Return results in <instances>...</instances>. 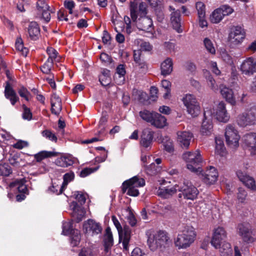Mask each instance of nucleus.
<instances>
[{
  "label": "nucleus",
  "mask_w": 256,
  "mask_h": 256,
  "mask_svg": "<svg viewBox=\"0 0 256 256\" xmlns=\"http://www.w3.org/2000/svg\"><path fill=\"white\" fill-rule=\"evenodd\" d=\"M170 242L168 234L163 230H159L154 234H150L148 238V246L152 251L157 249L163 250L169 246Z\"/></svg>",
  "instance_id": "f257e3e1"
},
{
  "label": "nucleus",
  "mask_w": 256,
  "mask_h": 256,
  "mask_svg": "<svg viewBox=\"0 0 256 256\" xmlns=\"http://www.w3.org/2000/svg\"><path fill=\"white\" fill-rule=\"evenodd\" d=\"M196 236L194 228L190 226L184 227L181 234H179L174 240L175 246L178 249L186 248L194 242Z\"/></svg>",
  "instance_id": "f03ea898"
},
{
  "label": "nucleus",
  "mask_w": 256,
  "mask_h": 256,
  "mask_svg": "<svg viewBox=\"0 0 256 256\" xmlns=\"http://www.w3.org/2000/svg\"><path fill=\"white\" fill-rule=\"evenodd\" d=\"M137 7L134 2H132L130 6V17L133 22H136L138 29L146 32H152L154 30L152 21L148 16H140L137 20Z\"/></svg>",
  "instance_id": "7ed1b4c3"
},
{
  "label": "nucleus",
  "mask_w": 256,
  "mask_h": 256,
  "mask_svg": "<svg viewBox=\"0 0 256 256\" xmlns=\"http://www.w3.org/2000/svg\"><path fill=\"white\" fill-rule=\"evenodd\" d=\"M184 160L186 162L188 169L192 172H202L201 164L202 158L199 150L194 152H186L182 155Z\"/></svg>",
  "instance_id": "20e7f679"
},
{
  "label": "nucleus",
  "mask_w": 256,
  "mask_h": 256,
  "mask_svg": "<svg viewBox=\"0 0 256 256\" xmlns=\"http://www.w3.org/2000/svg\"><path fill=\"white\" fill-rule=\"evenodd\" d=\"M144 185L145 180L144 178L135 176L124 181L122 183V190L123 193H125L128 190L127 194L128 196H137L139 194V191L137 188Z\"/></svg>",
  "instance_id": "39448f33"
},
{
  "label": "nucleus",
  "mask_w": 256,
  "mask_h": 256,
  "mask_svg": "<svg viewBox=\"0 0 256 256\" xmlns=\"http://www.w3.org/2000/svg\"><path fill=\"white\" fill-rule=\"evenodd\" d=\"M238 124L241 127H246L256 124V106H252L239 114L236 118Z\"/></svg>",
  "instance_id": "423d86ee"
},
{
  "label": "nucleus",
  "mask_w": 256,
  "mask_h": 256,
  "mask_svg": "<svg viewBox=\"0 0 256 256\" xmlns=\"http://www.w3.org/2000/svg\"><path fill=\"white\" fill-rule=\"evenodd\" d=\"M182 100L188 114L193 117L198 115L200 111V103L194 94H186L183 97Z\"/></svg>",
  "instance_id": "0eeeda50"
},
{
  "label": "nucleus",
  "mask_w": 256,
  "mask_h": 256,
  "mask_svg": "<svg viewBox=\"0 0 256 256\" xmlns=\"http://www.w3.org/2000/svg\"><path fill=\"white\" fill-rule=\"evenodd\" d=\"M178 190L182 192L179 194V197L181 198L182 194L185 199L194 200L198 194L197 188L188 180H184L182 185H178Z\"/></svg>",
  "instance_id": "6e6552de"
},
{
  "label": "nucleus",
  "mask_w": 256,
  "mask_h": 256,
  "mask_svg": "<svg viewBox=\"0 0 256 256\" xmlns=\"http://www.w3.org/2000/svg\"><path fill=\"white\" fill-rule=\"evenodd\" d=\"M225 137L227 144L231 148L237 147L240 136L238 130L232 124H228L225 130Z\"/></svg>",
  "instance_id": "1a4fd4ad"
},
{
  "label": "nucleus",
  "mask_w": 256,
  "mask_h": 256,
  "mask_svg": "<svg viewBox=\"0 0 256 256\" xmlns=\"http://www.w3.org/2000/svg\"><path fill=\"white\" fill-rule=\"evenodd\" d=\"M227 237V234L222 227H218L214 229L210 241L212 245L216 248H220L222 244L225 242L224 241Z\"/></svg>",
  "instance_id": "9d476101"
},
{
  "label": "nucleus",
  "mask_w": 256,
  "mask_h": 256,
  "mask_svg": "<svg viewBox=\"0 0 256 256\" xmlns=\"http://www.w3.org/2000/svg\"><path fill=\"white\" fill-rule=\"evenodd\" d=\"M246 37V32L241 26H237L232 30L228 36V40L234 46L241 44Z\"/></svg>",
  "instance_id": "9b49d317"
},
{
  "label": "nucleus",
  "mask_w": 256,
  "mask_h": 256,
  "mask_svg": "<svg viewBox=\"0 0 256 256\" xmlns=\"http://www.w3.org/2000/svg\"><path fill=\"white\" fill-rule=\"evenodd\" d=\"M240 70L242 74L252 75L256 72V58L251 56L244 60L240 65Z\"/></svg>",
  "instance_id": "f8f14e48"
},
{
  "label": "nucleus",
  "mask_w": 256,
  "mask_h": 256,
  "mask_svg": "<svg viewBox=\"0 0 256 256\" xmlns=\"http://www.w3.org/2000/svg\"><path fill=\"white\" fill-rule=\"evenodd\" d=\"M204 119L202 124L200 132L203 135L208 136L212 132V113L209 110H204Z\"/></svg>",
  "instance_id": "ddd939ff"
},
{
  "label": "nucleus",
  "mask_w": 256,
  "mask_h": 256,
  "mask_svg": "<svg viewBox=\"0 0 256 256\" xmlns=\"http://www.w3.org/2000/svg\"><path fill=\"white\" fill-rule=\"evenodd\" d=\"M237 232L244 242L250 243L254 240V238L252 236L250 226L248 224H238L237 226Z\"/></svg>",
  "instance_id": "4468645a"
},
{
  "label": "nucleus",
  "mask_w": 256,
  "mask_h": 256,
  "mask_svg": "<svg viewBox=\"0 0 256 256\" xmlns=\"http://www.w3.org/2000/svg\"><path fill=\"white\" fill-rule=\"evenodd\" d=\"M214 114L216 120L220 122H226L230 119V116L227 112L225 104L221 102L214 110Z\"/></svg>",
  "instance_id": "2eb2a0df"
},
{
  "label": "nucleus",
  "mask_w": 256,
  "mask_h": 256,
  "mask_svg": "<svg viewBox=\"0 0 256 256\" xmlns=\"http://www.w3.org/2000/svg\"><path fill=\"white\" fill-rule=\"evenodd\" d=\"M178 142L182 148L187 149L190 144L193 134L189 131H178L177 132Z\"/></svg>",
  "instance_id": "dca6fc26"
},
{
  "label": "nucleus",
  "mask_w": 256,
  "mask_h": 256,
  "mask_svg": "<svg viewBox=\"0 0 256 256\" xmlns=\"http://www.w3.org/2000/svg\"><path fill=\"white\" fill-rule=\"evenodd\" d=\"M202 178L204 182L208 184H214L217 180L218 172L214 167L210 166L202 173Z\"/></svg>",
  "instance_id": "f3484780"
},
{
  "label": "nucleus",
  "mask_w": 256,
  "mask_h": 256,
  "mask_svg": "<svg viewBox=\"0 0 256 256\" xmlns=\"http://www.w3.org/2000/svg\"><path fill=\"white\" fill-rule=\"evenodd\" d=\"M236 175L240 180L248 188L252 190L256 189V185L254 179L248 176L246 172L238 170L236 172Z\"/></svg>",
  "instance_id": "a211bd4d"
},
{
  "label": "nucleus",
  "mask_w": 256,
  "mask_h": 256,
  "mask_svg": "<svg viewBox=\"0 0 256 256\" xmlns=\"http://www.w3.org/2000/svg\"><path fill=\"white\" fill-rule=\"evenodd\" d=\"M84 228L86 232L92 236L98 234L102 230L100 224L92 220H88L87 222L84 224Z\"/></svg>",
  "instance_id": "6ab92c4d"
},
{
  "label": "nucleus",
  "mask_w": 256,
  "mask_h": 256,
  "mask_svg": "<svg viewBox=\"0 0 256 256\" xmlns=\"http://www.w3.org/2000/svg\"><path fill=\"white\" fill-rule=\"evenodd\" d=\"M4 94L5 98L10 101L12 106H14L19 101L18 96L8 82H6Z\"/></svg>",
  "instance_id": "aec40b11"
},
{
  "label": "nucleus",
  "mask_w": 256,
  "mask_h": 256,
  "mask_svg": "<svg viewBox=\"0 0 256 256\" xmlns=\"http://www.w3.org/2000/svg\"><path fill=\"white\" fill-rule=\"evenodd\" d=\"M77 159L72 155L66 154L58 158L54 162V164L58 166L67 168L74 164Z\"/></svg>",
  "instance_id": "412c9836"
},
{
  "label": "nucleus",
  "mask_w": 256,
  "mask_h": 256,
  "mask_svg": "<svg viewBox=\"0 0 256 256\" xmlns=\"http://www.w3.org/2000/svg\"><path fill=\"white\" fill-rule=\"evenodd\" d=\"M244 142L252 154L256 152V133L252 132L243 137Z\"/></svg>",
  "instance_id": "4be33fe9"
},
{
  "label": "nucleus",
  "mask_w": 256,
  "mask_h": 256,
  "mask_svg": "<svg viewBox=\"0 0 256 256\" xmlns=\"http://www.w3.org/2000/svg\"><path fill=\"white\" fill-rule=\"evenodd\" d=\"M153 132L148 128L143 130L140 136V144L145 148L150 147L152 144Z\"/></svg>",
  "instance_id": "5701e85b"
},
{
  "label": "nucleus",
  "mask_w": 256,
  "mask_h": 256,
  "mask_svg": "<svg viewBox=\"0 0 256 256\" xmlns=\"http://www.w3.org/2000/svg\"><path fill=\"white\" fill-rule=\"evenodd\" d=\"M170 21L173 28L178 32H182V30L181 28L180 13L179 10H176L172 12Z\"/></svg>",
  "instance_id": "b1692460"
},
{
  "label": "nucleus",
  "mask_w": 256,
  "mask_h": 256,
  "mask_svg": "<svg viewBox=\"0 0 256 256\" xmlns=\"http://www.w3.org/2000/svg\"><path fill=\"white\" fill-rule=\"evenodd\" d=\"M220 94L226 100L232 105L236 104V100L232 89L224 86H220Z\"/></svg>",
  "instance_id": "393cba45"
},
{
  "label": "nucleus",
  "mask_w": 256,
  "mask_h": 256,
  "mask_svg": "<svg viewBox=\"0 0 256 256\" xmlns=\"http://www.w3.org/2000/svg\"><path fill=\"white\" fill-rule=\"evenodd\" d=\"M178 185L176 184L172 188H160L158 190V194L164 198H169L173 194H175L178 190Z\"/></svg>",
  "instance_id": "a878e982"
},
{
  "label": "nucleus",
  "mask_w": 256,
  "mask_h": 256,
  "mask_svg": "<svg viewBox=\"0 0 256 256\" xmlns=\"http://www.w3.org/2000/svg\"><path fill=\"white\" fill-rule=\"evenodd\" d=\"M161 74L164 76L170 74L173 70L172 59L168 58L160 66Z\"/></svg>",
  "instance_id": "bb28decb"
},
{
  "label": "nucleus",
  "mask_w": 256,
  "mask_h": 256,
  "mask_svg": "<svg viewBox=\"0 0 256 256\" xmlns=\"http://www.w3.org/2000/svg\"><path fill=\"white\" fill-rule=\"evenodd\" d=\"M154 116L150 123L152 126L158 128H162L166 125V118L165 116L158 112H156Z\"/></svg>",
  "instance_id": "cd10ccee"
},
{
  "label": "nucleus",
  "mask_w": 256,
  "mask_h": 256,
  "mask_svg": "<svg viewBox=\"0 0 256 256\" xmlns=\"http://www.w3.org/2000/svg\"><path fill=\"white\" fill-rule=\"evenodd\" d=\"M28 32L32 40H36L40 34V29L38 24L35 22H31L28 27Z\"/></svg>",
  "instance_id": "c85d7f7f"
},
{
  "label": "nucleus",
  "mask_w": 256,
  "mask_h": 256,
  "mask_svg": "<svg viewBox=\"0 0 256 256\" xmlns=\"http://www.w3.org/2000/svg\"><path fill=\"white\" fill-rule=\"evenodd\" d=\"M104 242L105 250L106 252H108V249L112 246L114 243L112 234L110 228L109 227H108L106 229V234L104 236Z\"/></svg>",
  "instance_id": "c756f323"
},
{
  "label": "nucleus",
  "mask_w": 256,
  "mask_h": 256,
  "mask_svg": "<svg viewBox=\"0 0 256 256\" xmlns=\"http://www.w3.org/2000/svg\"><path fill=\"white\" fill-rule=\"evenodd\" d=\"M10 188L16 187L18 192L20 193H23L25 194H28V188L24 184V180H16L14 182H10L9 184Z\"/></svg>",
  "instance_id": "7c9ffc66"
},
{
  "label": "nucleus",
  "mask_w": 256,
  "mask_h": 256,
  "mask_svg": "<svg viewBox=\"0 0 256 256\" xmlns=\"http://www.w3.org/2000/svg\"><path fill=\"white\" fill-rule=\"evenodd\" d=\"M162 143L164 150L168 152L172 153L174 151V146L172 140L168 136L162 138Z\"/></svg>",
  "instance_id": "2f4dec72"
},
{
  "label": "nucleus",
  "mask_w": 256,
  "mask_h": 256,
  "mask_svg": "<svg viewBox=\"0 0 256 256\" xmlns=\"http://www.w3.org/2000/svg\"><path fill=\"white\" fill-rule=\"evenodd\" d=\"M156 113V112L144 109L139 112V116L142 120L150 124Z\"/></svg>",
  "instance_id": "473e14b6"
},
{
  "label": "nucleus",
  "mask_w": 256,
  "mask_h": 256,
  "mask_svg": "<svg viewBox=\"0 0 256 256\" xmlns=\"http://www.w3.org/2000/svg\"><path fill=\"white\" fill-rule=\"evenodd\" d=\"M218 248L222 256H232L233 250L230 243L224 242L222 246H220Z\"/></svg>",
  "instance_id": "72a5a7b5"
},
{
  "label": "nucleus",
  "mask_w": 256,
  "mask_h": 256,
  "mask_svg": "<svg viewBox=\"0 0 256 256\" xmlns=\"http://www.w3.org/2000/svg\"><path fill=\"white\" fill-rule=\"evenodd\" d=\"M236 200L238 203L247 204L248 200V193L244 188H240L238 189L236 194Z\"/></svg>",
  "instance_id": "f704fd0d"
},
{
  "label": "nucleus",
  "mask_w": 256,
  "mask_h": 256,
  "mask_svg": "<svg viewBox=\"0 0 256 256\" xmlns=\"http://www.w3.org/2000/svg\"><path fill=\"white\" fill-rule=\"evenodd\" d=\"M56 152L48 151H42L34 155L37 162H40L45 158L56 156Z\"/></svg>",
  "instance_id": "c9c22d12"
},
{
  "label": "nucleus",
  "mask_w": 256,
  "mask_h": 256,
  "mask_svg": "<svg viewBox=\"0 0 256 256\" xmlns=\"http://www.w3.org/2000/svg\"><path fill=\"white\" fill-rule=\"evenodd\" d=\"M12 172L10 166L8 163L0 164V176H8Z\"/></svg>",
  "instance_id": "e433bc0d"
},
{
  "label": "nucleus",
  "mask_w": 256,
  "mask_h": 256,
  "mask_svg": "<svg viewBox=\"0 0 256 256\" xmlns=\"http://www.w3.org/2000/svg\"><path fill=\"white\" fill-rule=\"evenodd\" d=\"M224 16H222L220 10L217 8L212 12L210 18L212 23L217 24L222 20Z\"/></svg>",
  "instance_id": "4c0bfd02"
},
{
  "label": "nucleus",
  "mask_w": 256,
  "mask_h": 256,
  "mask_svg": "<svg viewBox=\"0 0 256 256\" xmlns=\"http://www.w3.org/2000/svg\"><path fill=\"white\" fill-rule=\"evenodd\" d=\"M205 77L206 80L208 85L210 88L214 91H216L218 90V86L216 84L215 80L214 79L211 74L209 72H206L205 74Z\"/></svg>",
  "instance_id": "58836bf2"
},
{
  "label": "nucleus",
  "mask_w": 256,
  "mask_h": 256,
  "mask_svg": "<svg viewBox=\"0 0 256 256\" xmlns=\"http://www.w3.org/2000/svg\"><path fill=\"white\" fill-rule=\"evenodd\" d=\"M204 46L206 50L210 54H216V49L212 42L208 38H206L203 41Z\"/></svg>",
  "instance_id": "ea45409f"
},
{
  "label": "nucleus",
  "mask_w": 256,
  "mask_h": 256,
  "mask_svg": "<svg viewBox=\"0 0 256 256\" xmlns=\"http://www.w3.org/2000/svg\"><path fill=\"white\" fill-rule=\"evenodd\" d=\"M162 86L164 88L166 91L164 95V98L165 99L168 98L170 94V87L171 82L166 80H163L161 82Z\"/></svg>",
  "instance_id": "a19ab883"
},
{
  "label": "nucleus",
  "mask_w": 256,
  "mask_h": 256,
  "mask_svg": "<svg viewBox=\"0 0 256 256\" xmlns=\"http://www.w3.org/2000/svg\"><path fill=\"white\" fill-rule=\"evenodd\" d=\"M80 240V235L78 230L74 231L70 236V244L74 247L78 245Z\"/></svg>",
  "instance_id": "79ce46f5"
},
{
  "label": "nucleus",
  "mask_w": 256,
  "mask_h": 256,
  "mask_svg": "<svg viewBox=\"0 0 256 256\" xmlns=\"http://www.w3.org/2000/svg\"><path fill=\"white\" fill-rule=\"evenodd\" d=\"M196 8L198 12V17L202 18L206 16V6L202 2H196Z\"/></svg>",
  "instance_id": "37998d69"
},
{
  "label": "nucleus",
  "mask_w": 256,
  "mask_h": 256,
  "mask_svg": "<svg viewBox=\"0 0 256 256\" xmlns=\"http://www.w3.org/2000/svg\"><path fill=\"white\" fill-rule=\"evenodd\" d=\"M160 167L156 166L154 163H152L146 168V171L148 174L152 176L156 174L160 170Z\"/></svg>",
  "instance_id": "c03bdc74"
},
{
  "label": "nucleus",
  "mask_w": 256,
  "mask_h": 256,
  "mask_svg": "<svg viewBox=\"0 0 256 256\" xmlns=\"http://www.w3.org/2000/svg\"><path fill=\"white\" fill-rule=\"evenodd\" d=\"M74 178V172H70L65 174L63 176V182L62 184V187L65 189L68 184L73 180Z\"/></svg>",
  "instance_id": "a18cd8bd"
},
{
  "label": "nucleus",
  "mask_w": 256,
  "mask_h": 256,
  "mask_svg": "<svg viewBox=\"0 0 256 256\" xmlns=\"http://www.w3.org/2000/svg\"><path fill=\"white\" fill-rule=\"evenodd\" d=\"M46 52L48 56L47 60L53 62L56 60L58 55V52L52 47H48L46 50Z\"/></svg>",
  "instance_id": "49530a36"
},
{
  "label": "nucleus",
  "mask_w": 256,
  "mask_h": 256,
  "mask_svg": "<svg viewBox=\"0 0 256 256\" xmlns=\"http://www.w3.org/2000/svg\"><path fill=\"white\" fill-rule=\"evenodd\" d=\"M64 188L62 186H59L58 185L54 186L52 184L50 186L48 190V192L50 194H54L56 195L62 194L64 190Z\"/></svg>",
  "instance_id": "de8ad7c7"
},
{
  "label": "nucleus",
  "mask_w": 256,
  "mask_h": 256,
  "mask_svg": "<svg viewBox=\"0 0 256 256\" xmlns=\"http://www.w3.org/2000/svg\"><path fill=\"white\" fill-rule=\"evenodd\" d=\"M18 92L20 96L26 100H29V96H30V92L28 91L27 88L24 86H21L18 90Z\"/></svg>",
  "instance_id": "09e8293b"
},
{
  "label": "nucleus",
  "mask_w": 256,
  "mask_h": 256,
  "mask_svg": "<svg viewBox=\"0 0 256 256\" xmlns=\"http://www.w3.org/2000/svg\"><path fill=\"white\" fill-rule=\"evenodd\" d=\"M98 169V167H96L95 168H86L82 169L80 172L79 176L81 178H85L92 173L96 171Z\"/></svg>",
  "instance_id": "8fccbe9b"
},
{
  "label": "nucleus",
  "mask_w": 256,
  "mask_h": 256,
  "mask_svg": "<svg viewBox=\"0 0 256 256\" xmlns=\"http://www.w3.org/2000/svg\"><path fill=\"white\" fill-rule=\"evenodd\" d=\"M130 238V231L127 228H124L123 230V233L122 234V236L120 238H123V244L125 246L126 244H128Z\"/></svg>",
  "instance_id": "3c124183"
},
{
  "label": "nucleus",
  "mask_w": 256,
  "mask_h": 256,
  "mask_svg": "<svg viewBox=\"0 0 256 256\" xmlns=\"http://www.w3.org/2000/svg\"><path fill=\"white\" fill-rule=\"evenodd\" d=\"M53 64V62H50V61L46 60L40 68L42 72L44 74H49Z\"/></svg>",
  "instance_id": "603ef678"
},
{
  "label": "nucleus",
  "mask_w": 256,
  "mask_h": 256,
  "mask_svg": "<svg viewBox=\"0 0 256 256\" xmlns=\"http://www.w3.org/2000/svg\"><path fill=\"white\" fill-rule=\"evenodd\" d=\"M136 12H138L137 11ZM147 12V6L146 4L144 2H140L138 6V12L137 13L138 16V15L140 17V16H146Z\"/></svg>",
  "instance_id": "864d4df0"
},
{
  "label": "nucleus",
  "mask_w": 256,
  "mask_h": 256,
  "mask_svg": "<svg viewBox=\"0 0 256 256\" xmlns=\"http://www.w3.org/2000/svg\"><path fill=\"white\" fill-rule=\"evenodd\" d=\"M112 220L114 225L115 226L116 228L118 231L119 237L120 238L123 233V229L122 228V226H121L119 221L118 220L116 216H112Z\"/></svg>",
  "instance_id": "5fc2aeb1"
},
{
  "label": "nucleus",
  "mask_w": 256,
  "mask_h": 256,
  "mask_svg": "<svg viewBox=\"0 0 256 256\" xmlns=\"http://www.w3.org/2000/svg\"><path fill=\"white\" fill-rule=\"evenodd\" d=\"M15 46L17 50L22 52L23 54L27 53L28 50L26 48L24 47L22 38H19L16 40Z\"/></svg>",
  "instance_id": "6e6d98bb"
},
{
  "label": "nucleus",
  "mask_w": 256,
  "mask_h": 256,
  "mask_svg": "<svg viewBox=\"0 0 256 256\" xmlns=\"http://www.w3.org/2000/svg\"><path fill=\"white\" fill-rule=\"evenodd\" d=\"M42 135L52 142H56L57 141V138L56 135L49 130L42 131Z\"/></svg>",
  "instance_id": "4d7b16f0"
},
{
  "label": "nucleus",
  "mask_w": 256,
  "mask_h": 256,
  "mask_svg": "<svg viewBox=\"0 0 256 256\" xmlns=\"http://www.w3.org/2000/svg\"><path fill=\"white\" fill-rule=\"evenodd\" d=\"M24 110L22 118L24 119L30 120L32 118V113L29 108H27L25 104L22 105Z\"/></svg>",
  "instance_id": "13d9d810"
},
{
  "label": "nucleus",
  "mask_w": 256,
  "mask_h": 256,
  "mask_svg": "<svg viewBox=\"0 0 256 256\" xmlns=\"http://www.w3.org/2000/svg\"><path fill=\"white\" fill-rule=\"evenodd\" d=\"M220 10L222 16H228L233 12V9L228 5H224L218 8Z\"/></svg>",
  "instance_id": "bf43d9fd"
},
{
  "label": "nucleus",
  "mask_w": 256,
  "mask_h": 256,
  "mask_svg": "<svg viewBox=\"0 0 256 256\" xmlns=\"http://www.w3.org/2000/svg\"><path fill=\"white\" fill-rule=\"evenodd\" d=\"M64 7L68 10L70 14H72L73 12L72 10L75 7L76 4L73 0H66L64 2Z\"/></svg>",
  "instance_id": "052dcab7"
},
{
  "label": "nucleus",
  "mask_w": 256,
  "mask_h": 256,
  "mask_svg": "<svg viewBox=\"0 0 256 256\" xmlns=\"http://www.w3.org/2000/svg\"><path fill=\"white\" fill-rule=\"evenodd\" d=\"M19 158L17 155H10L8 158V161L10 164L14 167H19L20 162H18Z\"/></svg>",
  "instance_id": "680f3d73"
},
{
  "label": "nucleus",
  "mask_w": 256,
  "mask_h": 256,
  "mask_svg": "<svg viewBox=\"0 0 256 256\" xmlns=\"http://www.w3.org/2000/svg\"><path fill=\"white\" fill-rule=\"evenodd\" d=\"M62 109V104H51V112H52L56 116H58Z\"/></svg>",
  "instance_id": "e2e57ef3"
},
{
  "label": "nucleus",
  "mask_w": 256,
  "mask_h": 256,
  "mask_svg": "<svg viewBox=\"0 0 256 256\" xmlns=\"http://www.w3.org/2000/svg\"><path fill=\"white\" fill-rule=\"evenodd\" d=\"M28 145V144L26 141L20 140L13 144V147L15 148L21 150L24 148L27 147Z\"/></svg>",
  "instance_id": "0e129e2a"
},
{
  "label": "nucleus",
  "mask_w": 256,
  "mask_h": 256,
  "mask_svg": "<svg viewBox=\"0 0 256 256\" xmlns=\"http://www.w3.org/2000/svg\"><path fill=\"white\" fill-rule=\"evenodd\" d=\"M100 81L103 86H107L110 83V78L108 76L103 74L100 77Z\"/></svg>",
  "instance_id": "69168bd1"
},
{
  "label": "nucleus",
  "mask_w": 256,
  "mask_h": 256,
  "mask_svg": "<svg viewBox=\"0 0 256 256\" xmlns=\"http://www.w3.org/2000/svg\"><path fill=\"white\" fill-rule=\"evenodd\" d=\"M36 6L40 12L44 10L48 9V6L43 0H39L37 2Z\"/></svg>",
  "instance_id": "338daca9"
},
{
  "label": "nucleus",
  "mask_w": 256,
  "mask_h": 256,
  "mask_svg": "<svg viewBox=\"0 0 256 256\" xmlns=\"http://www.w3.org/2000/svg\"><path fill=\"white\" fill-rule=\"evenodd\" d=\"M216 153L220 156H224L226 154V148L224 144L216 146Z\"/></svg>",
  "instance_id": "774afa93"
}]
</instances>
